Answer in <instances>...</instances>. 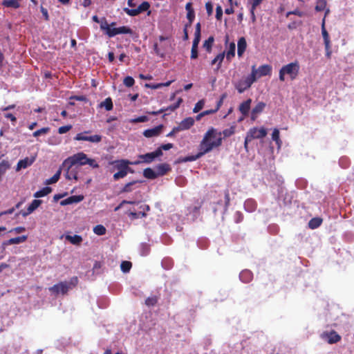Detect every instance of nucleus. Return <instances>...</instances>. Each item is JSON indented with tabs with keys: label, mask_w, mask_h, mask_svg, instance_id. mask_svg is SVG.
<instances>
[{
	"label": "nucleus",
	"mask_w": 354,
	"mask_h": 354,
	"mask_svg": "<svg viewBox=\"0 0 354 354\" xmlns=\"http://www.w3.org/2000/svg\"><path fill=\"white\" fill-rule=\"evenodd\" d=\"M216 131L214 127L209 128L205 133L198 146V152L196 155L187 156L178 160V162H187L195 161L205 154L210 152L214 149L221 146V139L219 138L216 141L210 142L212 138L216 136Z\"/></svg>",
	"instance_id": "f257e3e1"
},
{
	"label": "nucleus",
	"mask_w": 354,
	"mask_h": 354,
	"mask_svg": "<svg viewBox=\"0 0 354 354\" xmlns=\"http://www.w3.org/2000/svg\"><path fill=\"white\" fill-rule=\"evenodd\" d=\"M299 70L300 66L297 61L286 64L279 70V79L281 82H284L285 76L287 75L291 80H295L299 75Z\"/></svg>",
	"instance_id": "f03ea898"
},
{
	"label": "nucleus",
	"mask_w": 354,
	"mask_h": 354,
	"mask_svg": "<svg viewBox=\"0 0 354 354\" xmlns=\"http://www.w3.org/2000/svg\"><path fill=\"white\" fill-rule=\"evenodd\" d=\"M100 29L104 31L109 37H113L119 34H133V30L129 26H123L119 28H111L105 17L101 19Z\"/></svg>",
	"instance_id": "7ed1b4c3"
},
{
	"label": "nucleus",
	"mask_w": 354,
	"mask_h": 354,
	"mask_svg": "<svg viewBox=\"0 0 354 354\" xmlns=\"http://www.w3.org/2000/svg\"><path fill=\"white\" fill-rule=\"evenodd\" d=\"M257 81V71L255 66H252L250 75L245 79L239 80L234 84L235 88L239 93H243L245 91L251 87L252 84Z\"/></svg>",
	"instance_id": "20e7f679"
},
{
	"label": "nucleus",
	"mask_w": 354,
	"mask_h": 354,
	"mask_svg": "<svg viewBox=\"0 0 354 354\" xmlns=\"http://www.w3.org/2000/svg\"><path fill=\"white\" fill-rule=\"evenodd\" d=\"M111 164L114 166V168L117 169L118 171L120 170H129V173H133L134 171L133 169L129 167V165H138L140 164V161H134L130 162L128 160H115L111 162Z\"/></svg>",
	"instance_id": "39448f33"
},
{
	"label": "nucleus",
	"mask_w": 354,
	"mask_h": 354,
	"mask_svg": "<svg viewBox=\"0 0 354 354\" xmlns=\"http://www.w3.org/2000/svg\"><path fill=\"white\" fill-rule=\"evenodd\" d=\"M88 157L86 154L83 152H80L74 154L73 156L69 157L66 162H68L71 166H74L79 164L80 165H86Z\"/></svg>",
	"instance_id": "423d86ee"
},
{
	"label": "nucleus",
	"mask_w": 354,
	"mask_h": 354,
	"mask_svg": "<svg viewBox=\"0 0 354 354\" xmlns=\"http://www.w3.org/2000/svg\"><path fill=\"white\" fill-rule=\"evenodd\" d=\"M90 131H84L82 133H77L74 139L75 140H83V141H88L92 143H99L102 141V136L100 135H93V136H86V133H88Z\"/></svg>",
	"instance_id": "0eeeda50"
},
{
	"label": "nucleus",
	"mask_w": 354,
	"mask_h": 354,
	"mask_svg": "<svg viewBox=\"0 0 354 354\" xmlns=\"http://www.w3.org/2000/svg\"><path fill=\"white\" fill-rule=\"evenodd\" d=\"M321 337L326 340L329 344H336L342 339V337L334 330L329 332H323L321 335Z\"/></svg>",
	"instance_id": "6e6552de"
},
{
	"label": "nucleus",
	"mask_w": 354,
	"mask_h": 354,
	"mask_svg": "<svg viewBox=\"0 0 354 354\" xmlns=\"http://www.w3.org/2000/svg\"><path fill=\"white\" fill-rule=\"evenodd\" d=\"M162 156V151H160V149H156V151L147 153L145 154L139 155L138 158L140 159V163H147L149 164L152 162L155 158Z\"/></svg>",
	"instance_id": "1a4fd4ad"
},
{
	"label": "nucleus",
	"mask_w": 354,
	"mask_h": 354,
	"mask_svg": "<svg viewBox=\"0 0 354 354\" xmlns=\"http://www.w3.org/2000/svg\"><path fill=\"white\" fill-rule=\"evenodd\" d=\"M267 135V131L265 128L261 127L258 129L257 127H253L249 129L247 133V136L251 139H259L266 137Z\"/></svg>",
	"instance_id": "9d476101"
},
{
	"label": "nucleus",
	"mask_w": 354,
	"mask_h": 354,
	"mask_svg": "<svg viewBox=\"0 0 354 354\" xmlns=\"http://www.w3.org/2000/svg\"><path fill=\"white\" fill-rule=\"evenodd\" d=\"M71 288V287L69 286L68 282L64 281L55 284L54 286L49 288V290L54 294L62 293V295H65Z\"/></svg>",
	"instance_id": "9b49d317"
},
{
	"label": "nucleus",
	"mask_w": 354,
	"mask_h": 354,
	"mask_svg": "<svg viewBox=\"0 0 354 354\" xmlns=\"http://www.w3.org/2000/svg\"><path fill=\"white\" fill-rule=\"evenodd\" d=\"M214 129L216 131V133L214 138H212V139H216L215 141L217 140L219 138L221 139V142H223V138L221 137V135H223V138H228L232 136L235 133V127H231L229 129H224L222 132L218 131L216 129L214 128Z\"/></svg>",
	"instance_id": "f8f14e48"
},
{
	"label": "nucleus",
	"mask_w": 354,
	"mask_h": 354,
	"mask_svg": "<svg viewBox=\"0 0 354 354\" xmlns=\"http://www.w3.org/2000/svg\"><path fill=\"white\" fill-rule=\"evenodd\" d=\"M41 200L35 199L31 202L26 211H21L19 214L22 215V216L26 217L33 212L41 205Z\"/></svg>",
	"instance_id": "ddd939ff"
},
{
	"label": "nucleus",
	"mask_w": 354,
	"mask_h": 354,
	"mask_svg": "<svg viewBox=\"0 0 354 354\" xmlns=\"http://www.w3.org/2000/svg\"><path fill=\"white\" fill-rule=\"evenodd\" d=\"M162 128L163 125L160 124L157 127H155L154 128L146 129L145 131H144L143 135L146 138H152L158 136L161 133Z\"/></svg>",
	"instance_id": "4468645a"
},
{
	"label": "nucleus",
	"mask_w": 354,
	"mask_h": 354,
	"mask_svg": "<svg viewBox=\"0 0 354 354\" xmlns=\"http://www.w3.org/2000/svg\"><path fill=\"white\" fill-rule=\"evenodd\" d=\"M266 103L263 102H258L256 106L252 109L251 112V120L252 121L256 120L258 115L263 112L266 107Z\"/></svg>",
	"instance_id": "2eb2a0df"
},
{
	"label": "nucleus",
	"mask_w": 354,
	"mask_h": 354,
	"mask_svg": "<svg viewBox=\"0 0 354 354\" xmlns=\"http://www.w3.org/2000/svg\"><path fill=\"white\" fill-rule=\"evenodd\" d=\"M257 71V80L263 76L269 75L272 71L271 66L268 64L261 65L259 67L258 69L256 68Z\"/></svg>",
	"instance_id": "dca6fc26"
},
{
	"label": "nucleus",
	"mask_w": 354,
	"mask_h": 354,
	"mask_svg": "<svg viewBox=\"0 0 354 354\" xmlns=\"http://www.w3.org/2000/svg\"><path fill=\"white\" fill-rule=\"evenodd\" d=\"M84 196L77 195V196H71L60 202V205L62 206H65L67 205H71L73 203H78L83 201Z\"/></svg>",
	"instance_id": "f3484780"
},
{
	"label": "nucleus",
	"mask_w": 354,
	"mask_h": 354,
	"mask_svg": "<svg viewBox=\"0 0 354 354\" xmlns=\"http://www.w3.org/2000/svg\"><path fill=\"white\" fill-rule=\"evenodd\" d=\"M157 176H162L171 170L170 165L167 163L159 164L156 167Z\"/></svg>",
	"instance_id": "a211bd4d"
},
{
	"label": "nucleus",
	"mask_w": 354,
	"mask_h": 354,
	"mask_svg": "<svg viewBox=\"0 0 354 354\" xmlns=\"http://www.w3.org/2000/svg\"><path fill=\"white\" fill-rule=\"evenodd\" d=\"M194 124V120L192 117H188L183 120L178 125L181 131L190 129Z\"/></svg>",
	"instance_id": "6ab92c4d"
},
{
	"label": "nucleus",
	"mask_w": 354,
	"mask_h": 354,
	"mask_svg": "<svg viewBox=\"0 0 354 354\" xmlns=\"http://www.w3.org/2000/svg\"><path fill=\"white\" fill-rule=\"evenodd\" d=\"M252 103V100L250 98L247 100L243 102L239 107V111L243 116H247L249 113L250 109V105Z\"/></svg>",
	"instance_id": "aec40b11"
},
{
	"label": "nucleus",
	"mask_w": 354,
	"mask_h": 354,
	"mask_svg": "<svg viewBox=\"0 0 354 354\" xmlns=\"http://www.w3.org/2000/svg\"><path fill=\"white\" fill-rule=\"evenodd\" d=\"M34 161H35L34 158H26L24 159L20 160L17 165L16 170L19 171L21 169H26L28 167L30 166L33 163Z\"/></svg>",
	"instance_id": "412c9836"
},
{
	"label": "nucleus",
	"mask_w": 354,
	"mask_h": 354,
	"mask_svg": "<svg viewBox=\"0 0 354 354\" xmlns=\"http://www.w3.org/2000/svg\"><path fill=\"white\" fill-rule=\"evenodd\" d=\"M239 278L241 281L243 283H249L253 279V274L252 272L249 270H244L241 272L239 274Z\"/></svg>",
	"instance_id": "4be33fe9"
},
{
	"label": "nucleus",
	"mask_w": 354,
	"mask_h": 354,
	"mask_svg": "<svg viewBox=\"0 0 354 354\" xmlns=\"http://www.w3.org/2000/svg\"><path fill=\"white\" fill-rule=\"evenodd\" d=\"M28 239L27 235H23L21 236H17L15 238H11L9 240L3 242V245H12V244H19L21 243L25 242Z\"/></svg>",
	"instance_id": "5701e85b"
},
{
	"label": "nucleus",
	"mask_w": 354,
	"mask_h": 354,
	"mask_svg": "<svg viewBox=\"0 0 354 354\" xmlns=\"http://www.w3.org/2000/svg\"><path fill=\"white\" fill-rule=\"evenodd\" d=\"M322 37H323V39H324V46H325V47L328 48H329V44H330V40L329 34H328V32H327V30H326V29L325 28V19H324L323 21H322Z\"/></svg>",
	"instance_id": "b1692460"
},
{
	"label": "nucleus",
	"mask_w": 354,
	"mask_h": 354,
	"mask_svg": "<svg viewBox=\"0 0 354 354\" xmlns=\"http://www.w3.org/2000/svg\"><path fill=\"white\" fill-rule=\"evenodd\" d=\"M185 9L187 11V18L190 24H192L195 19V12L194 8H192V3L188 2L185 6Z\"/></svg>",
	"instance_id": "393cba45"
},
{
	"label": "nucleus",
	"mask_w": 354,
	"mask_h": 354,
	"mask_svg": "<svg viewBox=\"0 0 354 354\" xmlns=\"http://www.w3.org/2000/svg\"><path fill=\"white\" fill-rule=\"evenodd\" d=\"M247 47L246 40L244 37H241L237 44V54L239 57H241Z\"/></svg>",
	"instance_id": "a878e982"
},
{
	"label": "nucleus",
	"mask_w": 354,
	"mask_h": 354,
	"mask_svg": "<svg viewBox=\"0 0 354 354\" xmlns=\"http://www.w3.org/2000/svg\"><path fill=\"white\" fill-rule=\"evenodd\" d=\"M65 239L71 243L75 245H80L82 242V237L80 235L75 234L73 236L66 234Z\"/></svg>",
	"instance_id": "bb28decb"
},
{
	"label": "nucleus",
	"mask_w": 354,
	"mask_h": 354,
	"mask_svg": "<svg viewBox=\"0 0 354 354\" xmlns=\"http://www.w3.org/2000/svg\"><path fill=\"white\" fill-rule=\"evenodd\" d=\"M100 108H104L106 111H111L113 108L112 99L109 97L99 104Z\"/></svg>",
	"instance_id": "cd10ccee"
},
{
	"label": "nucleus",
	"mask_w": 354,
	"mask_h": 354,
	"mask_svg": "<svg viewBox=\"0 0 354 354\" xmlns=\"http://www.w3.org/2000/svg\"><path fill=\"white\" fill-rule=\"evenodd\" d=\"M224 57L225 52L219 53L218 55L216 56V57L214 59L212 60L211 65L213 66L217 64L216 70H218L221 66V64L224 59Z\"/></svg>",
	"instance_id": "c85d7f7f"
},
{
	"label": "nucleus",
	"mask_w": 354,
	"mask_h": 354,
	"mask_svg": "<svg viewBox=\"0 0 354 354\" xmlns=\"http://www.w3.org/2000/svg\"><path fill=\"white\" fill-rule=\"evenodd\" d=\"M2 5L6 8H12L17 9L20 7V3L17 0H3Z\"/></svg>",
	"instance_id": "c756f323"
},
{
	"label": "nucleus",
	"mask_w": 354,
	"mask_h": 354,
	"mask_svg": "<svg viewBox=\"0 0 354 354\" xmlns=\"http://www.w3.org/2000/svg\"><path fill=\"white\" fill-rule=\"evenodd\" d=\"M143 176L146 178L151 179V180H153V179H156V178H158L156 171H153L151 168H149V167L144 169Z\"/></svg>",
	"instance_id": "7c9ffc66"
},
{
	"label": "nucleus",
	"mask_w": 354,
	"mask_h": 354,
	"mask_svg": "<svg viewBox=\"0 0 354 354\" xmlns=\"http://www.w3.org/2000/svg\"><path fill=\"white\" fill-rule=\"evenodd\" d=\"M51 192H52V188L51 187H45L42 188L41 189L36 192L34 194V197L35 198L44 197L45 196L48 195V194H50Z\"/></svg>",
	"instance_id": "2f4dec72"
},
{
	"label": "nucleus",
	"mask_w": 354,
	"mask_h": 354,
	"mask_svg": "<svg viewBox=\"0 0 354 354\" xmlns=\"http://www.w3.org/2000/svg\"><path fill=\"white\" fill-rule=\"evenodd\" d=\"M322 223V219L321 218H313L308 223V226L310 229L314 230L319 227Z\"/></svg>",
	"instance_id": "473e14b6"
},
{
	"label": "nucleus",
	"mask_w": 354,
	"mask_h": 354,
	"mask_svg": "<svg viewBox=\"0 0 354 354\" xmlns=\"http://www.w3.org/2000/svg\"><path fill=\"white\" fill-rule=\"evenodd\" d=\"M235 49H236L235 44L234 42L230 43L229 45L228 50L226 53V59L228 61H230L232 59V58L235 56Z\"/></svg>",
	"instance_id": "72a5a7b5"
},
{
	"label": "nucleus",
	"mask_w": 354,
	"mask_h": 354,
	"mask_svg": "<svg viewBox=\"0 0 354 354\" xmlns=\"http://www.w3.org/2000/svg\"><path fill=\"white\" fill-rule=\"evenodd\" d=\"M66 178L69 180H77V171L75 169L73 168V166L70 165V167L68 169V171L66 174Z\"/></svg>",
	"instance_id": "f704fd0d"
},
{
	"label": "nucleus",
	"mask_w": 354,
	"mask_h": 354,
	"mask_svg": "<svg viewBox=\"0 0 354 354\" xmlns=\"http://www.w3.org/2000/svg\"><path fill=\"white\" fill-rule=\"evenodd\" d=\"M10 167V165L8 160H3L0 162V180Z\"/></svg>",
	"instance_id": "c9c22d12"
},
{
	"label": "nucleus",
	"mask_w": 354,
	"mask_h": 354,
	"mask_svg": "<svg viewBox=\"0 0 354 354\" xmlns=\"http://www.w3.org/2000/svg\"><path fill=\"white\" fill-rule=\"evenodd\" d=\"M138 183H141V181L139 180H133L131 182H129L127 183L122 189L120 190V193H129L132 192L133 188L132 186Z\"/></svg>",
	"instance_id": "e433bc0d"
},
{
	"label": "nucleus",
	"mask_w": 354,
	"mask_h": 354,
	"mask_svg": "<svg viewBox=\"0 0 354 354\" xmlns=\"http://www.w3.org/2000/svg\"><path fill=\"white\" fill-rule=\"evenodd\" d=\"M127 214H128L131 220H136L140 217H146L147 215V213L145 212H140L138 213L135 212H127Z\"/></svg>",
	"instance_id": "4c0bfd02"
},
{
	"label": "nucleus",
	"mask_w": 354,
	"mask_h": 354,
	"mask_svg": "<svg viewBox=\"0 0 354 354\" xmlns=\"http://www.w3.org/2000/svg\"><path fill=\"white\" fill-rule=\"evenodd\" d=\"M158 299L159 298L156 295L149 297L145 300V304L149 307L154 306L158 303Z\"/></svg>",
	"instance_id": "58836bf2"
},
{
	"label": "nucleus",
	"mask_w": 354,
	"mask_h": 354,
	"mask_svg": "<svg viewBox=\"0 0 354 354\" xmlns=\"http://www.w3.org/2000/svg\"><path fill=\"white\" fill-rule=\"evenodd\" d=\"M60 175H61V170L59 169L51 178L46 180V184L50 185V184H54V183H57L60 178Z\"/></svg>",
	"instance_id": "ea45409f"
},
{
	"label": "nucleus",
	"mask_w": 354,
	"mask_h": 354,
	"mask_svg": "<svg viewBox=\"0 0 354 354\" xmlns=\"http://www.w3.org/2000/svg\"><path fill=\"white\" fill-rule=\"evenodd\" d=\"M214 41V38L212 36H210L207 40L204 41L203 47L206 49L207 52H211Z\"/></svg>",
	"instance_id": "a19ab883"
},
{
	"label": "nucleus",
	"mask_w": 354,
	"mask_h": 354,
	"mask_svg": "<svg viewBox=\"0 0 354 354\" xmlns=\"http://www.w3.org/2000/svg\"><path fill=\"white\" fill-rule=\"evenodd\" d=\"M272 139L276 142L279 147H281V140L279 138V131L278 129H274L272 133Z\"/></svg>",
	"instance_id": "79ce46f5"
},
{
	"label": "nucleus",
	"mask_w": 354,
	"mask_h": 354,
	"mask_svg": "<svg viewBox=\"0 0 354 354\" xmlns=\"http://www.w3.org/2000/svg\"><path fill=\"white\" fill-rule=\"evenodd\" d=\"M106 230L102 225H97L93 227V232L97 235H104L106 234Z\"/></svg>",
	"instance_id": "37998d69"
},
{
	"label": "nucleus",
	"mask_w": 354,
	"mask_h": 354,
	"mask_svg": "<svg viewBox=\"0 0 354 354\" xmlns=\"http://www.w3.org/2000/svg\"><path fill=\"white\" fill-rule=\"evenodd\" d=\"M182 102L183 99L180 97L178 99L177 102L175 104L170 105L167 108H163L162 109H164V112L167 111H174L180 106Z\"/></svg>",
	"instance_id": "c03bdc74"
},
{
	"label": "nucleus",
	"mask_w": 354,
	"mask_h": 354,
	"mask_svg": "<svg viewBox=\"0 0 354 354\" xmlns=\"http://www.w3.org/2000/svg\"><path fill=\"white\" fill-rule=\"evenodd\" d=\"M129 173V170H120L113 174V179L118 180L120 178H124L127 174Z\"/></svg>",
	"instance_id": "a18cd8bd"
},
{
	"label": "nucleus",
	"mask_w": 354,
	"mask_h": 354,
	"mask_svg": "<svg viewBox=\"0 0 354 354\" xmlns=\"http://www.w3.org/2000/svg\"><path fill=\"white\" fill-rule=\"evenodd\" d=\"M326 6V0H317L315 6V10L320 12L323 11Z\"/></svg>",
	"instance_id": "49530a36"
},
{
	"label": "nucleus",
	"mask_w": 354,
	"mask_h": 354,
	"mask_svg": "<svg viewBox=\"0 0 354 354\" xmlns=\"http://www.w3.org/2000/svg\"><path fill=\"white\" fill-rule=\"evenodd\" d=\"M132 263L128 261H124L121 263L120 268L123 272H128L131 268Z\"/></svg>",
	"instance_id": "de8ad7c7"
},
{
	"label": "nucleus",
	"mask_w": 354,
	"mask_h": 354,
	"mask_svg": "<svg viewBox=\"0 0 354 354\" xmlns=\"http://www.w3.org/2000/svg\"><path fill=\"white\" fill-rule=\"evenodd\" d=\"M149 8L150 3L148 1H143L137 8L139 14H140L141 12L147 11Z\"/></svg>",
	"instance_id": "09e8293b"
},
{
	"label": "nucleus",
	"mask_w": 354,
	"mask_h": 354,
	"mask_svg": "<svg viewBox=\"0 0 354 354\" xmlns=\"http://www.w3.org/2000/svg\"><path fill=\"white\" fill-rule=\"evenodd\" d=\"M49 131H50L49 127H44V128H41V129H38V130L35 131V132H33L32 136L34 137H38L41 135L46 134Z\"/></svg>",
	"instance_id": "8fccbe9b"
},
{
	"label": "nucleus",
	"mask_w": 354,
	"mask_h": 354,
	"mask_svg": "<svg viewBox=\"0 0 354 354\" xmlns=\"http://www.w3.org/2000/svg\"><path fill=\"white\" fill-rule=\"evenodd\" d=\"M123 84L127 86V87H131L133 86V84H135V80L134 79L131 77V76H127L126 77L124 80H123Z\"/></svg>",
	"instance_id": "3c124183"
},
{
	"label": "nucleus",
	"mask_w": 354,
	"mask_h": 354,
	"mask_svg": "<svg viewBox=\"0 0 354 354\" xmlns=\"http://www.w3.org/2000/svg\"><path fill=\"white\" fill-rule=\"evenodd\" d=\"M205 104V100H199L194 106L193 112L194 113H198L199 112L204 106Z\"/></svg>",
	"instance_id": "603ef678"
},
{
	"label": "nucleus",
	"mask_w": 354,
	"mask_h": 354,
	"mask_svg": "<svg viewBox=\"0 0 354 354\" xmlns=\"http://www.w3.org/2000/svg\"><path fill=\"white\" fill-rule=\"evenodd\" d=\"M124 11L126 14L131 17H135L139 15V12L138 11V8L136 9H129L128 8H124Z\"/></svg>",
	"instance_id": "864d4df0"
},
{
	"label": "nucleus",
	"mask_w": 354,
	"mask_h": 354,
	"mask_svg": "<svg viewBox=\"0 0 354 354\" xmlns=\"http://www.w3.org/2000/svg\"><path fill=\"white\" fill-rule=\"evenodd\" d=\"M223 17V9L220 5H218L216 8V19L218 21H221Z\"/></svg>",
	"instance_id": "5fc2aeb1"
},
{
	"label": "nucleus",
	"mask_w": 354,
	"mask_h": 354,
	"mask_svg": "<svg viewBox=\"0 0 354 354\" xmlns=\"http://www.w3.org/2000/svg\"><path fill=\"white\" fill-rule=\"evenodd\" d=\"M71 129H72L71 124L62 126L58 129V133L59 134H64V133H66V132H68V131H70Z\"/></svg>",
	"instance_id": "6e6d98bb"
},
{
	"label": "nucleus",
	"mask_w": 354,
	"mask_h": 354,
	"mask_svg": "<svg viewBox=\"0 0 354 354\" xmlns=\"http://www.w3.org/2000/svg\"><path fill=\"white\" fill-rule=\"evenodd\" d=\"M205 8L208 16H211L213 13V5L212 2L208 1L205 3Z\"/></svg>",
	"instance_id": "4d7b16f0"
},
{
	"label": "nucleus",
	"mask_w": 354,
	"mask_h": 354,
	"mask_svg": "<svg viewBox=\"0 0 354 354\" xmlns=\"http://www.w3.org/2000/svg\"><path fill=\"white\" fill-rule=\"evenodd\" d=\"M230 193L228 190H226L225 192V209H227L230 205Z\"/></svg>",
	"instance_id": "13d9d810"
},
{
	"label": "nucleus",
	"mask_w": 354,
	"mask_h": 354,
	"mask_svg": "<svg viewBox=\"0 0 354 354\" xmlns=\"http://www.w3.org/2000/svg\"><path fill=\"white\" fill-rule=\"evenodd\" d=\"M174 147V145L171 143H167L160 145L157 149H160V151H162V150H169L170 149Z\"/></svg>",
	"instance_id": "bf43d9fd"
},
{
	"label": "nucleus",
	"mask_w": 354,
	"mask_h": 354,
	"mask_svg": "<svg viewBox=\"0 0 354 354\" xmlns=\"http://www.w3.org/2000/svg\"><path fill=\"white\" fill-rule=\"evenodd\" d=\"M71 99L80 102H87L88 100L87 97L84 95H74L71 97Z\"/></svg>",
	"instance_id": "052dcab7"
},
{
	"label": "nucleus",
	"mask_w": 354,
	"mask_h": 354,
	"mask_svg": "<svg viewBox=\"0 0 354 354\" xmlns=\"http://www.w3.org/2000/svg\"><path fill=\"white\" fill-rule=\"evenodd\" d=\"M147 121H148V118L145 115H142V116L138 117L133 120V122H136V123L145 122Z\"/></svg>",
	"instance_id": "680f3d73"
},
{
	"label": "nucleus",
	"mask_w": 354,
	"mask_h": 354,
	"mask_svg": "<svg viewBox=\"0 0 354 354\" xmlns=\"http://www.w3.org/2000/svg\"><path fill=\"white\" fill-rule=\"evenodd\" d=\"M86 164L89 165L93 168H98L99 165L96 162V161L94 159L88 158L86 161Z\"/></svg>",
	"instance_id": "e2e57ef3"
},
{
	"label": "nucleus",
	"mask_w": 354,
	"mask_h": 354,
	"mask_svg": "<svg viewBox=\"0 0 354 354\" xmlns=\"http://www.w3.org/2000/svg\"><path fill=\"white\" fill-rule=\"evenodd\" d=\"M40 10H41V12L42 13L45 20L46 21H48L49 20V15H48V12L47 9H46L43 6H41Z\"/></svg>",
	"instance_id": "0e129e2a"
},
{
	"label": "nucleus",
	"mask_w": 354,
	"mask_h": 354,
	"mask_svg": "<svg viewBox=\"0 0 354 354\" xmlns=\"http://www.w3.org/2000/svg\"><path fill=\"white\" fill-rule=\"evenodd\" d=\"M24 231H26V228L24 227L20 226L12 229L10 232L20 234L21 232H24Z\"/></svg>",
	"instance_id": "69168bd1"
},
{
	"label": "nucleus",
	"mask_w": 354,
	"mask_h": 354,
	"mask_svg": "<svg viewBox=\"0 0 354 354\" xmlns=\"http://www.w3.org/2000/svg\"><path fill=\"white\" fill-rule=\"evenodd\" d=\"M234 216H235V221L236 223H240L243 219V216L240 212H236L235 213Z\"/></svg>",
	"instance_id": "338daca9"
},
{
	"label": "nucleus",
	"mask_w": 354,
	"mask_h": 354,
	"mask_svg": "<svg viewBox=\"0 0 354 354\" xmlns=\"http://www.w3.org/2000/svg\"><path fill=\"white\" fill-rule=\"evenodd\" d=\"M190 57L192 59L198 57V48H192Z\"/></svg>",
	"instance_id": "774afa93"
}]
</instances>
